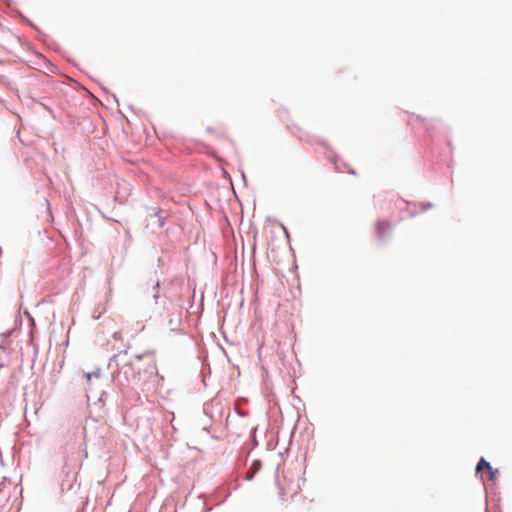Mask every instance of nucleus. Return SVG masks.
Listing matches in <instances>:
<instances>
[{"instance_id": "obj_1", "label": "nucleus", "mask_w": 512, "mask_h": 512, "mask_svg": "<svg viewBox=\"0 0 512 512\" xmlns=\"http://www.w3.org/2000/svg\"><path fill=\"white\" fill-rule=\"evenodd\" d=\"M375 227L378 237L383 238L391 230V223L387 220H379Z\"/></svg>"}, {"instance_id": "obj_2", "label": "nucleus", "mask_w": 512, "mask_h": 512, "mask_svg": "<svg viewBox=\"0 0 512 512\" xmlns=\"http://www.w3.org/2000/svg\"><path fill=\"white\" fill-rule=\"evenodd\" d=\"M477 472H481L483 470H488L490 474V480H493L495 478V472L493 471L491 465L485 461L483 458L480 459V461L477 464L476 467Z\"/></svg>"}, {"instance_id": "obj_3", "label": "nucleus", "mask_w": 512, "mask_h": 512, "mask_svg": "<svg viewBox=\"0 0 512 512\" xmlns=\"http://www.w3.org/2000/svg\"><path fill=\"white\" fill-rule=\"evenodd\" d=\"M135 358L137 360H141L142 358H144L147 361V364H148L151 372H156L155 358L151 353H145L143 355H136Z\"/></svg>"}, {"instance_id": "obj_4", "label": "nucleus", "mask_w": 512, "mask_h": 512, "mask_svg": "<svg viewBox=\"0 0 512 512\" xmlns=\"http://www.w3.org/2000/svg\"><path fill=\"white\" fill-rule=\"evenodd\" d=\"M90 378H91V375L87 374V379L90 380Z\"/></svg>"}]
</instances>
